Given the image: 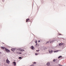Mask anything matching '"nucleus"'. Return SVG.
<instances>
[{
    "instance_id": "obj_1",
    "label": "nucleus",
    "mask_w": 66,
    "mask_h": 66,
    "mask_svg": "<svg viewBox=\"0 0 66 66\" xmlns=\"http://www.w3.org/2000/svg\"><path fill=\"white\" fill-rule=\"evenodd\" d=\"M5 51H6L8 53L10 52V51L8 49L6 48H5Z\"/></svg>"
},
{
    "instance_id": "obj_2",
    "label": "nucleus",
    "mask_w": 66,
    "mask_h": 66,
    "mask_svg": "<svg viewBox=\"0 0 66 66\" xmlns=\"http://www.w3.org/2000/svg\"><path fill=\"white\" fill-rule=\"evenodd\" d=\"M48 51L49 53H50L51 54V53L53 52V51H52L51 50H48Z\"/></svg>"
},
{
    "instance_id": "obj_3",
    "label": "nucleus",
    "mask_w": 66,
    "mask_h": 66,
    "mask_svg": "<svg viewBox=\"0 0 66 66\" xmlns=\"http://www.w3.org/2000/svg\"><path fill=\"white\" fill-rule=\"evenodd\" d=\"M10 61L8 60V59H7L6 60V63L7 64H10Z\"/></svg>"
},
{
    "instance_id": "obj_4",
    "label": "nucleus",
    "mask_w": 66,
    "mask_h": 66,
    "mask_svg": "<svg viewBox=\"0 0 66 66\" xmlns=\"http://www.w3.org/2000/svg\"><path fill=\"white\" fill-rule=\"evenodd\" d=\"M18 50L20 51L21 50V49L20 48H18L17 49V48H14V51H15V50Z\"/></svg>"
},
{
    "instance_id": "obj_5",
    "label": "nucleus",
    "mask_w": 66,
    "mask_h": 66,
    "mask_svg": "<svg viewBox=\"0 0 66 66\" xmlns=\"http://www.w3.org/2000/svg\"><path fill=\"white\" fill-rule=\"evenodd\" d=\"M31 49H32V50H34L35 49V47L33 46H31Z\"/></svg>"
},
{
    "instance_id": "obj_6",
    "label": "nucleus",
    "mask_w": 66,
    "mask_h": 66,
    "mask_svg": "<svg viewBox=\"0 0 66 66\" xmlns=\"http://www.w3.org/2000/svg\"><path fill=\"white\" fill-rule=\"evenodd\" d=\"M1 49H5V48H6L4 47H3V46H2L1 47Z\"/></svg>"
},
{
    "instance_id": "obj_7",
    "label": "nucleus",
    "mask_w": 66,
    "mask_h": 66,
    "mask_svg": "<svg viewBox=\"0 0 66 66\" xmlns=\"http://www.w3.org/2000/svg\"><path fill=\"white\" fill-rule=\"evenodd\" d=\"M63 45H64L63 43H60L59 44V46H62Z\"/></svg>"
},
{
    "instance_id": "obj_8",
    "label": "nucleus",
    "mask_w": 66,
    "mask_h": 66,
    "mask_svg": "<svg viewBox=\"0 0 66 66\" xmlns=\"http://www.w3.org/2000/svg\"><path fill=\"white\" fill-rule=\"evenodd\" d=\"M13 65L14 66H15V65H16V62H13Z\"/></svg>"
},
{
    "instance_id": "obj_9",
    "label": "nucleus",
    "mask_w": 66,
    "mask_h": 66,
    "mask_svg": "<svg viewBox=\"0 0 66 66\" xmlns=\"http://www.w3.org/2000/svg\"><path fill=\"white\" fill-rule=\"evenodd\" d=\"M47 63V64H46V65H47V66H48L49 65H50V63Z\"/></svg>"
},
{
    "instance_id": "obj_10",
    "label": "nucleus",
    "mask_w": 66,
    "mask_h": 66,
    "mask_svg": "<svg viewBox=\"0 0 66 66\" xmlns=\"http://www.w3.org/2000/svg\"><path fill=\"white\" fill-rule=\"evenodd\" d=\"M14 50H15V48H13L11 49V51H12L13 52H14Z\"/></svg>"
},
{
    "instance_id": "obj_11",
    "label": "nucleus",
    "mask_w": 66,
    "mask_h": 66,
    "mask_svg": "<svg viewBox=\"0 0 66 66\" xmlns=\"http://www.w3.org/2000/svg\"><path fill=\"white\" fill-rule=\"evenodd\" d=\"M59 51H58V50H56L55 51H54V52L55 53V52H58Z\"/></svg>"
},
{
    "instance_id": "obj_12",
    "label": "nucleus",
    "mask_w": 66,
    "mask_h": 66,
    "mask_svg": "<svg viewBox=\"0 0 66 66\" xmlns=\"http://www.w3.org/2000/svg\"><path fill=\"white\" fill-rule=\"evenodd\" d=\"M62 56H59L58 57V59H60V58H61V57H62Z\"/></svg>"
},
{
    "instance_id": "obj_13",
    "label": "nucleus",
    "mask_w": 66,
    "mask_h": 66,
    "mask_svg": "<svg viewBox=\"0 0 66 66\" xmlns=\"http://www.w3.org/2000/svg\"><path fill=\"white\" fill-rule=\"evenodd\" d=\"M29 20V19H27L26 20V22H28V20Z\"/></svg>"
},
{
    "instance_id": "obj_14",
    "label": "nucleus",
    "mask_w": 66,
    "mask_h": 66,
    "mask_svg": "<svg viewBox=\"0 0 66 66\" xmlns=\"http://www.w3.org/2000/svg\"><path fill=\"white\" fill-rule=\"evenodd\" d=\"M19 59H22V57H19Z\"/></svg>"
},
{
    "instance_id": "obj_15",
    "label": "nucleus",
    "mask_w": 66,
    "mask_h": 66,
    "mask_svg": "<svg viewBox=\"0 0 66 66\" xmlns=\"http://www.w3.org/2000/svg\"><path fill=\"white\" fill-rule=\"evenodd\" d=\"M53 62H55V59H54L53 60Z\"/></svg>"
},
{
    "instance_id": "obj_16",
    "label": "nucleus",
    "mask_w": 66,
    "mask_h": 66,
    "mask_svg": "<svg viewBox=\"0 0 66 66\" xmlns=\"http://www.w3.org/2000/svg\"><path fill=\"white\" fill-rule=\"evenodd\" d=\"M21 50V51H24V50H21H21Z\"/></svg>"
},
{
    "instance_id": "obj_17",
    "label": "nucleus",
    "mask_w": 66,
    "mask_h": 66,
    "mask_svg": "<svg viewBox=\"0 0 66 66\" xmlns=\"http://www.w3.org/2000/svg\"><path fill=\"white\" fill-rule=\"evenodd\" d=\"M35 43H37V40H36L35 42Z\"/></svg>"
},
{
    "instance_id": "obj_18",
    "label": "nucleus",
    "mask_w": 66,
    "mask_h": 66,
    "mask_svg": "<svg viewBox=\"0 0 66 66\" xmlns=\"http://www.w3.org/2000/svg\"><path fill=\"white\" fill-rule=\"evenodd\" d=\"M38 54L37 53H35V55H38Z\"/></svg>"
},
{
    "instance_id": "obj_19",
    "label": "nucleus",
    "mask_w": 66,
    "mask_h": 66,
    "mask_svg": "<svg viewBox=\"0 0 66 66\" xmlns=\"http://www.w3.org/2000/svg\"><path fill=\"white\" fill-rule=\"evenodd\" d=\"M34 64H36V62H34L33 63Z\"/></svg>"
},
{
    "instance_id": "obj_20",
    "label": "nucleus",
    "mask_w": 66,
    "mask_h": 66,
    "mask_svg": "<svg viewBox=\"0 0 66 66\" xmlns=\"http://www.w3.org/2000/svg\"><path fill=\"white\" fill-rule=\"evenodd\" d=\"M55 40H52V42H53H53H55Z\"/></svg>"
},
{
    "instance_id": "obj_21",
    "label": "nucleus",
    "mask_w": 66,
    "mask_h": 66,
    "mask_svg": "<svg viewBox=\"0 0 66 66\" xmlns=\"http://www.w3.org/2000/svg\"><path fill=\"white\" fill-rule=\"evenodd\" d=\"M30 66H34V64H32L31 65H30Z\"/></svg>"
},
{
    "instance_id": "obj_22",
    "label": "nucleus",
    "mask_w": 66,
    "mask_h": 66,
    "mask_svg": "<svg viewBox=\"0 0 66 66\" xmlns=\"http://www.w3.org/2000/svg\"><path fill=\"white\" fill-rule=\"evenodd\" d=\"M19 54H21V52H19Z\"/></svg>"
},
{
    "instance_id": "obj_23",
    "label": "nucleus",
    "mask_w": 66,
    "mask_h": 66,
    "mask_svg": "<svg viewBox=\"0 0 66 66\" xmlns=\"http://www.w3.org/2000/svg\"><path fill=\"white\" fill-rule=\"evenodd\" d=\"M53 43V42H52V41L50 42V43Z\"/></svg>"
},
{
    "instance_id": "obj_24",
    "label": "nucleus",
    "mask_w": 66,
    "mask_h": 66,
    "mask_svg": "<svg viewBox=\"0 0 66 66\" xmlns=\"http://www.w3.org/2000/svg\"><path fill=\"white\" fill-rule=\"evenodd\" d=\"M2 2H4V0H2Z\"/></svg>"
},
{
    "instance_id": "obj_25",
    "label": "nucleus",
    "mask_w": 66,
    "mask_h": 66,
    "mask_svg": "<svg viewBox=\"0 0 66 66\" xmlns=\"http://www.w3.org/2000/svg\"><path fill=\"white\" fill-rule=\"evenodd\" d=\"M40 42V40H39L38 41V42L39 43Z\"/></svg>"
},
{
    "instance_id": "obj_26",
    "label": "nucleus",
    "mask_w": 66,
    "mask_h": 66,
    "mask_svg": "<svg viewBox=\"0 0 66 66\" xmlns=\"http://www.w3.org/2000/svg\"><path fill=\"white\" fill-rule=\"evenodd\" d=\"M49 43V41H48L47 42V43Z\"/></svg>"
},
{
    "instance_id": "obj_27",
    "label": "nucleus",
    "mask_w": 66,
    "mask_h": 66,
    "mask_svg": "<svg viewBox=\"0 0 66 66\" xmlns=\"http://www.w3.org/2000/svg\"><path fill=\"white\" fill-rule=\"evenodd\" d=\"M2 54V52H0V54Z\"/></svg>"
},
{
    "instance_id": "obj_28",
    "label": "nucleus",
    "mask_w": 66,
    "mask_h": 66,
    "mask_svg": "<svg viewBox=\"0 0 66 66\" xmlns=\"http://www.w3.org/2000/svg\"><path fill=\"white\" fill-rule=\"evenodd\" d=\"M36 46H37V43H36Z\"/></svg>"
},
{
    "instance_id": "obj_29",
    "label": "nucleus",
    "mask_w": 66,
    "mask_h": 66,
    "mask_svg": "<svg viewBox=\"0 0 66 66\" xmlns=\"http://www.w3.org/2000/svg\"><path fill=\"white\" fill-rule=\"evenodd\" d=\"M59 66H61V65L60 64H59Z\"/></svg>"
},
{
    "instance_id": "obj_30",
    "label": "nucleus",
    "mask_w": 66,
    "mask_h": 66,
    "mask_svg": "<svg viewBox=\"0 0 66 66\" xmlns=\"http://www.w3.org/2000/svg\"><path fill=\"white\" fill-rule=\"evenodd\" d=\"M38 46H39V44H38Z\"/></svg>"
},
{
    "instance_id": "obj_31",
    "label": "nucleus",
    "mask_w": 66,
    "mask_h": 66,
    "mask_svg": "<svg viewBox=\"0 0 66 66\" xmlns=\"http://www.w3.org/2000/svg\"><path fill=\"white\" fill-rule=\"evenodd\" d=\"M38 50H36V52H38Z\"/></svg>"
},
{
    "instance_id": "obj_32",
    "label": "nucleus",
    "mask_w": 66,
    "mask_h": 66,
    "mask_svg": "<svg viewBox=\"0 0 66 66\" xmlns=\"http://www.w3.org/2000/svg\"><path fill=\"white\" fill-rule=\"evenodd\" d=\"M38 51V52H39V50Z\"/></svg>"
},
{
    "instance_id": "obj_33",
    "label": "nucleus",
    "mask_w": 66,
    "mask_h": 66,
    "mask_svg": "<svg viewBox=\"0 0 66 66\" xmlns=\"http://www.w3.org/2000/svg\"><path fill=\"white\" fill-rule=\"evenodd\" d=\"M60 66H63V65H60Z\"/></svg>"
},
{
    "instance_id": "obj_34",
    "label": "nucleus",
    "mask_w": 66,
    "mask_h": 66,
    "mask_svg": "<svg viewBox=\"0 0 66 66\" xmlns=\"http://www.w3.org/2000/svg\"><path fill=\"white\" fill-rule=\"evenodd\" d=\"M2 44H4V43H2Z\"/></svg>"
},
{
    "instance_id": "obj_35",
    "label": "nucleus",
    "mask_w": 66,
    "mask_h": 66,
    "mask_svg": "<svg viewBox=\"0 0 66 66\" xmlns=\"http://www.w3.org/2000/svg\"><path fill=\"white\" fill-rule=\"evenodd\" d=\"M59 34V35H60V34Z\"/></svg>"
},
{
    "instance_id": "obj_36",
    "label": "nucleus",
    "mask_w": 66,
    "mask_h": 66,
    "mask_svg": "<svg viewBox=\"0 0 66 66\" xmlns=\"http://www.w3.org/2000/svg\"><path fill=\"white\" fill-rule=\"evenodd\" d=\"M48 66H51L50 65H49Z\"/></svg>"
},
{
    "instance_id": "obj_37",
    "label": "nucleus",
    "mask_w": 66,
    "mask_h": 66,
    "mask_svg": "<svg viewBox=\"0 0 66 66\" xmlns=\"http://www.w3.org/2000/svg\"><path fill=\"white\" fill-rule=\"evenodd\" d=\"M60 35H61V34H60Z\"/></svg>"
}]
</instances>
